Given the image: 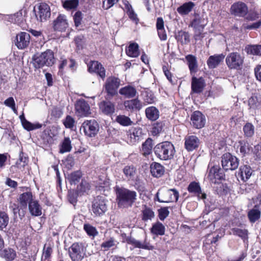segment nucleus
<instances>
[{
  "instance_id": "62",
  "label": "nucleus",
  "mask_w": 261,
  "mask_h": 261,
  "mask_svg": "<svg viewBox=\"0 0 261 261\" xmlns=\"http://www.w3.org/2000/svg\"><path fill=\"white\" fill-rule=\"evenodd\" d=\"M118 0H105L102 3V8L105 10H108L112 7Z\"/></svg>"
},
{
  "instance_id": "22",
  "label": "nucleus",
  "mask_w": 261,
  "mask_h": 261,
  "mask_svg": "<svg viewBox=\"0 0 261 261\" xmlns=\"http://www.w3.org/2000/svg\"><path fill=\"white\" fill-rule=\"evenodd\" d=\"M253 173V170L248 165H244L240 166L238 172V175L244 181L248 180Z\"/></svg>"
},
{
  "instance_id": "58",
  "label": "nucleus",
  "mask_w": 261,
  "mask_h": 261,
  "mask_svg": "<svg viewBox=\"0 0 261 261\" xmlns=\"http://www.w3.org/2000/svg\"><path fill=\"white\" fill-rule=\"evenodd\" d=\"M162 129V123L156 122L152 125V127L151 130V134L155 136H157L160 134Z\"/></svg>"
},
{
  "instance_id": "4",
  "label": "nucleus",
  "mask_w": 261,
  "mask_h": 261,
  "mask_svg": "<svg viewBox=\"0 0 261 261\" xmlns=\"http://www.w3.org/2000/svg\"><path fill=\"white\" fill-rule=\"evenodd\" d=\"M179 193L175 189H167L162 188L156 194L155 198L160 202L168 203L177 201Z\"/></svg>"
},
{
  "instance_id": "3",
  "label": "nucleus",
  "mask_w": 261,
  "mask_h": 261,
  "mask_svg": "<svg viewBox=\"0 0 261 261\" xmlns=\"http://www.w3.org/2000/svg\"><path fill=\"white\" fill-rule=\"evenodd\" d=\"M154 152L160 159L167 161L173 158L175 150L170 142L165 141L157 144L154 147Z\"/></svg>"
},
{
  "instance_id": "5",
  "label": "nucleus",
  "mask_w": 261,
  "mask_h": 261,
  "mask_svg": "<svg viewBox=\"0 0 261 261\" xmlns=\"http://www.w3.org/2000/svg\"><path fill=\"white\" fill-rule=\"evenodd\" d=\"M33 12L37 21H46L50 16V9L49 5L45 2H39L34 7Z\"/></svg>"
},
{
  "instance_id": "16",
  "label": "nucleus",
  "mask_w": 261,
  "mask_h": 261,
  "mask_svg": "<svg viewBox=\"0 0 261 261\" xmlns=\"http://www.w3.org/2000/svg\"><path fill=\"white\" fill-rule=\"evenodd\" d=\"M68 27L67 17L64 14H59L54 21V29L56 31L65 32Z\"/></svg>"
},
{
  "instance_id": "41",
  "label": "nucleus",
  "mask_w": 261,
  "mask_h": 261,
  "mask_svg": "<svg viewBox=\"0 0 261 261\" xmlns=\"http://www.w3.org/2000/svg\"><path fill=\"white\" fill-rule=\"evenodd\" d=\"M245 51L248 54L261 56V45H249L246 47Z\"/></svg>"
},
{
  "instance_id": "11",
  "label": "nucleus",
  "mask_w": 261,
  "mask_h": 261,
  "mask_svg": "<svg viewBox=\"0 0 261 261\" xmlns=\"http://www.w3.org/2000/svg\"><path fill=\"white\" fill-rule=\"evenodd\" d=\"M120 80L114 76L109 77L105 83V88L108 95L113 96L117 93Z\"/></svg>"
},
{
  "instance_id": "37",
  "label": "nucleus",
  "mask_w": 261,
  "mask_h": 261,
  "mask_svg": "<svg viewBox=\"0 0 261 261\" xmlns=\"http://www.w3.org/2000/svg\"><path fill=\"white\" fill-rule=\"evenodd\" d=\"M62 4L63 7L67 11L75 10L79 5V0L62 1Z\"/></svg>"
},
{
  "instance_id": "10",
  "label": "nucleus",
  "mask_w": 261,
  "mask_h": 261,
  "mask_svg": "<svg viewBox=\"0 0 261 261\" xmlns=\"http://www.w3.org/2000/svg\"><path fill=\"white\" fill-rule=\"evenodd\" d=\"M86 136L94 137L99 131V124L95 119L85 121L82 126Z\"/></svg>"
},
{
  "instance_id": "21",
  "label": "nucleus",
  "mask_w": 261,
  "mask_h": 261,
  "mask_svg": "<svg viewBox=\"0 0 261 261\" xmlns=\"http://www.w3.org/2000/svg\"><path fill=\"white\" fill-rule=\"evenodd\" d=\"M205 86L204 80L200 78L193 77L192 79L191 89L192 91L195 93H200L202 92Z\"/></svg>"
},
{
  "instance_id": "8",
  "label": "nucleus",
  "mask_w": 261,
  "mask_h": 261,
  "mask_svg": "<svg viewBox=\"0 0 261 261\" xmlns=\"http://www.w3.org/2000/svg\"><path fill=\"white\" fill-rule=\"evenodd\" d=\"M223 176L222 170L218 166L209 164L207 178L211 182L215 184H219L220 181L223 178Z\"/></svg>"
},
{
  "instance_id": "32",
  "label": "nucleus",
  "mask_w": 261,
  "mask_h": 261,
  "mask_svg": "<svg viewBox=\"0 0 261 261\" xmlns=\"http://www.w3.org/2000/svg\"><path fill=\"white\" fill-rule=\"evenodd\" d=\"M150 231L156 236H163L165 234V227L162 223L158 221L152 225Z\"/></svg>"
},
{
  "instance_id": "14",
  "label": "nucleus",
  "mask_w": 261,
  "mask_h": 261,
  "mask_svg": "<svg viewBox=\"0 0 261 261\" xmlns=\"http://www.w3.org/2000/svg\"><path fill=\"white\" fill-rule=\"evenodd\" d=\"M92 210L96 216L103 215L107 210L106 202L101 196H97L94 200Z\"/></svg>"
},
{
  "instance_id": "35",
  "label": "nucleus",
  "mask_w": 261,
  "mask_h": 261,
  "mask_svg": "<svg viewBox=\"0 0 261 261\" xmlns=\"http://www.w3.org/2000/svg\"><path fill=\"white\" fill-rule=\"evenodd\" d=\"M175 38L181 44H187L190 41V35L188 32L180 31L175 36Z\"/></svg>"
},
{
  "instance_id": "2",
  "label": "nucleus",
  "mask_w": 261,
  "mask_h": 261,
  "mask_svg": "<svg viewBox=\"0 0 261 261\" xmlns=\"http://www.w3.org/2000/svg\"><path fill=\"white\" fill-rule=\"evenodd\" d=\"M32 59L33 65L36 69L44 66H51L55 62L54 53L50 49H47L41 54L35 55Z\"/></svg>"
},
{
  "instance_id": "23",
  "label": "nucleus",
  "mask_w": 261,
  "mask_h": 261,
  "mask_svg": "<svg viewBox=\"0 0 261 261\" xmlns=\"http://www.w3.org/2000/svg\"><path fill=\"white\" fill-rule=\"evenodd\" d=\"M150 171L152 176L159 178L164 174L165 170L161 164L153 162L150 165Z\"/></svg>"
},
{
  "instance_id": "48",
  "label": "nucleus",
  "mask_w": 261,
  "mask_h": 261,
  "mask_svg": "<svg viewBox=\"0 0 261 261\" xmlns=\"http://www.w3.org/2000/svg\"><path fill=\"white\" fill-rule=\"evenodd\" d=\"M123 172L126 178L128 179H132L135 177L136 169L132 165L126 166L124 168Z\"/></svg>"
},
{
  "instance_id": "25",
  "label": "nucleus",
  "mask_w": 261,
  "mask_h": 261,
  "mask_svg": "<svg viewBox=\"0 0 261 261\" xmlns=\"http://www.w3.org/2000/svg\"><path fill=\"white\" fill-rule=\"evenodd\" d=\"M100 110L106 115L113 114L115 111V106L111 101H102L99 104Z\"/></svg>"
},
{
  "instance_id": "13",
  "label": "nucleus",
  "mask_w": 261,
  "mask_h": 261,
  "mask_svg": "<svg viewBox=\"0 0 261 261\" xmlns=\"http://www.w3.org/2000/svg\"><path fill=\"white\" fill-rule=\"evenodd\" d=\"M75 114L78 117H87L91 114L90 107L88 102L83 99H80L75 103Z\"/></svg>"
},
{
  "instance_id": "55",
  "label": "nucleus",
  "mask_w": 261,
  "mask_h": 261,
  "mask_svg": "<svg viewBox=\"0 0 261 261\" xmlns=\"http://www.w3.org/2000/svg\"><path fill=\"white\" fill-rule=\"evenodd\" d=\"M53 250L49 245H44L43 252L42 256V261L48 259L52 253Z\"/></svg>"
},
{
  "instance_id": "57",
  "label": "nucleus",
  "mask_w": 261,
  "mask_h": 261,
  "mask_svg": "<svg viewBox=\"0 0 261 261\" xmlns=\"http://www.w3.org/2000/svg\"><path fill=\"white\" fill-rule=\"evenodd\" d=\"M63 123L66 128L72 129L74 126L75 120L70 116H67L63 121Z\"/></svg>"
},
{
  "instance_id": "12",
  "label": "nucleus",
  "mask_w": 261,
  "mask_h": 261,
  "mask_svg": "<svg viewBox=\"0 0 261 261\" xmlns=\"http://www.w3.org/2000/svg\"><path fill=\"white\" fill-rule=\"evenodd\" d=\"M248 11L247 6L243 2H238L233 4L230 8V13L234 16L244 17Z\"/></svg>"
},
{
  "instance_id": "6",
  "label": "nucleus",
  "mask_w": 261,
  "mask_h": 261,
  "mask_svg": "<svg viewBox=\"0 0 261 261\" xmlns=\"http://www.w3.org/2000/svg\"><path fill=\"white\" fill-rule=\"evenodd\" d=\"M86 247L83 243H74L69 249V254L72 261H82L86 255Z\"/></svg>"
},
{
  "instance_id": "31",
  "label": "nucleus",
  "mask_w": 261,
  "mask_h": 261,
  "mask_svg": "<svg viewBox=\"0 0 261 261\" xmlns=\"http://www.w3.org/2000/svg\"><path fill=\"white\" fill-rule=\"evenodd\" d=\"M189 68L191 73H195L198 67L197 61L195 56L192 55H188L186 56Z\"/></svg>"
},
{
  "instance_id": "30",
  "label": "nucleus",
  "mask_w": 261,
  "mask_h": 261,
  "mask_svg": "<svg viewBox=\"0 0 261 261\" xmlns=\"http://www.w3.org/2000/svg\"><path fill=\"white\" fill-rule=\"evenodd\" d=\"M123 4L124 5V9L126 11L129 18L137 23L139 20L137 18V14L133 9L132 5L127 0H123Z\"/></svg>"
},
{
  "instance_id": "45",
  "label": "nucleus",
  "mask_w": 261,
  "mask_h": 261,
  "mask_svg": "<svg viewBox=\"0 0 261 261\" xmlns=\"http://www.w3.org/2000/svg\"><path fill=\"white\" fill-rule=\"evenodd\" d=\"M9 222V218L8 214L3 211H0V230H4L6 229Z\"/></svg>"
},
{
  "instance_id": "50",
  "label": "nucleus",
  "mask_w": 261,
  "mask_h": 261,
  "mask_svg": "<svg viewBox=\"0 0 261 261\" xmlns=\"http://www.w3.org/2000/svg\"><path fill=\"white\" fill-rule=\"evenodd\" d=\"M81 177V172L80 171H76L71 173L68 175V179L71 184H76L79 182Z\"/></svg>"
},
{
  "instance_id": "33",
  "label": "nucleus",
  "mask_w": 261,
  "mask_h": 261,
  "mask_svg": "<svg viewBox=\"0 0 261 261\" xmlns=\"http://www.w3.org/2000/svg\"><path fill=\"white\" fill-rule=\"evenodd\" d=\"M137 91L135 88L127 86L122 88L119 90V93L124 96L126 98H132L136 94Z\"/></svg>"
},
{
  "instance_id": "26",
  "label": "nucleus",
  "mask_w": 261,
  "mask_h": 261,
  "mask_svg": "<svg viewBox=\"0 0 261 261\" xmlns=\"http://www.w3.org/2000/svg\"><path fill=\"white\" fill-rule=\"evenodd\" d=\"M18 200L19 202L20 206L25 208L27 206V204H29L30 202L34 200L33 198V195L31 192H27L23 193L20 194L19 196Z\"/></svg>"
},
{
  "instance_id": "38",
  "label": "nucleus",
  "mask_w": 261,
  "mask_h": 261,
  "mask_svg": "<svg viewBox=\"0 0 261 261\" xmlns=\"http://www.w3.org/2000/svg\"><path fill=\"white\" fill-rule=\"evenodd\" d=\"M72 148L70 139L69 137H66L60 145V153H64L70 151Z\"/></svg>"
},
{
  "instance_id": "44",
  "label": "nucleus",
  "mask_w": 261,
  "mask_h": 261,
  "mask_svg": "<svg viewBox=\"0 0 261 261\" xmlns=\"http://www.w3.org/2000/svg\"><path fill=\"white\" fill-rule=\"evenodd\" d=\"M2 257L5 258L7 260H12L16 256L15 251L11 248L4 249L1 252Z\"/></svg>"
},
{
  "instance_id": "52",
  "label": "nucleus",
  "mask_w": 261,
  "mask_h": 261,
  "mask_svg": "<svg viewBox=\"0 0 261 261\" xmlns=\"http://www.w3.org/2000/svg\"><path fill=\"white\" fill-rule=\"evenodd\" d=\"M234 235L238 236L244 240L248 239V231L245 229L235 228L232 229Z\"/></svg>"
},
{
  "instance_id": "1",
  "label": "nucleus",
  "mask_w": 261,
  "mask_h": 261,
  "mask_svg": "<svg viewBox=\"0 0 261 261\" xmlns=\"http://www.w3.org/2000/svg\"><path fill=\"white\" fill-rule=\"evenodd\" d=\"M115 191L119 207L130 206L136 199V193L134 191L119 187H116Z\"/></svg>"
},
{
  "instance_id": "46",
  "label": "nucleus",
  "mask_w": 261,
  "mask_h": 261,
  "mask_svg": "<svg viewBox=\"0 0 261 261\" xmlns=\"http://www.w3.org/2000/svg\"><path fill=\"white\" fill-rule=\"evenodd\" d=\"M243 129L245 137L251 138L254 134V126L251 123H246Z\"/></svg>"
},
{
  "instance_id": "43",
  "label": "nucleus",
  "mask_w": 261,
  "mask_h": 261,
  "mask_svg": "<svg viewBox=\"0 0 261 261\" xmlns=\"http://www.w3.org/2000/svg\"><path fill=\"white\" fill-rule=\"evenodd\" d=\"M160 116L159 110L155 107H148V119L151 121L157 120Z\"/></svg>"
},
{
  "instance_id": "61",
  "label": "nucleus",
  "mask_w": 261,
  "mask_h": 261,
  "mask_svg": "<svg viewBox=\"0 0 261 261\" xmlns=\"http://www.w3.org/2000/svg\"><path fill=\"white\" fill-rule=\"evenodd\" d=\"M28 158L24 155V153L23 152H20L19 154V159L18 161L17 162V165L24 167L28 164Z\"/></svg>"
},
{
  "instance_id": "64",
  "label": "nucleus",
  "mask_w": 261,
  "mask_h": 261,
  "mask_svg": "<svg viewBox=\"0 0 261 261\" xmlns=\"http://www.w3.org/2000/svg\"><path fill=\"white\" fill-rule=\"evenodd\" d=\"M252 152L257 158L261 159V143L254 146Z\"/></svg>"
},
{
  "instance_id": "56",
  "label": "nucleus",
  "mask_w": 261,
  "mask_h": 261,
  "mask_svg": "<svg viewBox=\"0 0 261 261\" xmlns=\"http://www.w3.org/2000/svg\"><path fill=\"white\" fill-rule=\"evenodd\" d=\"M169 215L168 207H161L158 210V216L161 221H164Z\"/></svg>"
},
{
  "instance_id": "60",
  "label": "nucleus",
  "mask_w": 261,
  "mask_h": 261,
  "mask_svg": "<svg viewBox=\"0 0 261 261\" xmlns=\"http://www.w3.org/2000/svg\"><path fill=\"white\" fill-rule=\"evenodd\" d=\"M83 19V13L80 11L76 12L73 16V20L75 26L79 27L82 23Z\"/></svg>"
},
{
  "instance_id": "49",
  "label": "nucleus",
  "mask_w": 261,
  "mask_h": 261,
  "mask_svg": "<svg viewBox=\"0 0 261 261\" xmlns=\"http://www.w3.org/2000/svg\"><path fill=\"white\" fill-rule=\"evenodd\" d=\"M25 13V10H21L14 14L12 18V19H14V22L19 25H21L23 21V14Z\"/></svg>"
},
{
  "instance_id": "51",
  "label": "nucleus",
  "mask_w": 261,
  "mask_h": 261,
  "mask_svg": "<svg viewBox=\"0 0 261 261\" xmlns=\"http://www.w3.org/2000/svg\"><path fill=\"white\" fill-rule=\"evenodd\" d=\"M22 125L23 128L28 131L40 128L42 126V125L39 123H32L28 120L24 121Z\"/></svg>"
},
{
  "instance_id": "29",
  "label": "nucleus",
  "mask_w": 261,
  "mask_h": 261,
  "mask_svg": "<svg viewBox=\"0 0 261 261\" xmlns=\"http://www.w3.org/2000/svg\"><path fill=\"white\" fill-rule=\"evenodd\" d=\"M239 143L240 152L243 156L249 155L253 152V147L247 141L241 140Z\"/></svg>"
},
{
  "instance_id": "24",
  "label": "nucleus",
  "mask_w": 261,
  "mask_h": 261,
  "mask_svg": "<svg viewBox=\"0 0 261 261\" xmlns=\"http://www.w3.org/2000/svg\"><path fill=\"white\" fill-rule=\"evenodd\" d=\"M224 55L222 54L211 56L207 61V64L210 68L213 69L217 67L224 59Z\"/></svg>"
},
{
  "instance_id": "39",
  "label": "nucleus",
  "mask_w": 261,
  "mask_h": 261,
  "mask_svg": "<svg viewBox=\"0 0 261 261\" xmlns=\"http://www.w3.org/2000/svg\"><path fill=\"white\" fill-rule=\"evenodd\" d=\"M260 208H255L250 210L248 213V217L249 221L251 223H254L260 217L261 213L259 211Z\"/></svg>"
},
{
  "instance_id": "18",
  "label": "nucleus",
  "mask_w": 261,
  "mask_h": 261,
  "mask_svg": "<svg viewBox=\"0 0 261 261\" xmlns=\"http://www.w3.org/2000/svg\"><path fill=\"white\" fill-rule=\"evenodd\" d=\"M88 66V70L90 72L97 73L101 78L103 79L106 76V71L102 65L97 61H91Z\"/></svg>"
},
{
  "instance_id": "59",
  "label": "nucleus",
  "mask_w": 261,
  "mask_h": 261,
  "mask_svg": "<svg viewBox=\"0 0 261 261\" xmlns=\"http://www.w3.org/2000/svg\"><path fill=\"white\" fill-rule=\"evenodd\" d=\"M202 21L203 19L200 16L199 14H196L194 19L191 22V26L194 28H198V27L204 25L202 24Z\"/></svg>"
},
{
  "instance_id": "20",
  "label": "nucleus",
  "mask_w": 261,
  "mask_h": 261,
  "mask_svg": "<svg viewBox=\"0 0 261 261\" xmlns=\"http://www.w3.org/2000/svg\"><path fill=\"white\" fill-rule=\"evenodd\" d=\"M30 35L25 32H21L16 36V45L18 48H25L30 43Z\"/></svg>"
},
{
  "instance_id": "40",
  "label": "nucleus",
  "mask_w": 261,
  "mask_h": 261,
  "mask_svg": "<svg viewBox=\"0 0 261 261\" xmlns=\"http://www.w3.org/2000/svg\"><path fill=\"white\" fill-rule=\"evenodd\" d=\"M124 105L125 109L128 111H133L140 108V102L138 100L136 99L125 101Z\"/></svg>"
},
{
  "instance_id": "54",
  "label": "nucleus",
  "mask_w": 261,
  "mask_h": 261,
  "mask_svg": "<svg viewBox=\"0 0 261 261\" xmlns=\"http://www.w3.org/2000/svg\"><path fill=\"white\" fill-rule=\"evenodd\" d=\"M126 241L128 244L132 245L134 247L147 249V245L143 244L141 242L137 241L134 238H128L126 239Z\"/></svg>"
},
{
  "instance_id": "28",
  "label": "nucleus",
  "mask_w": 261,
  "mask_h": 261,
  "mask_svg": "<svg viewBox=\"0 0 261 261\" xmlns=\"http://www.w3.org/2000/svg\"><path fill=\"white\" fill-rule=\"evenodd\" d=\"M195 4L191 1L185 3L177 9V11L181 15H186L192 11Z\"/></svg>"
},
{
  "instance_id": "63",
  "label": "nucleus",
  "mask_w": 261,
  "mask_h": 261,
  "mask_svg": "<svg viewBox=\"0 0 261 261\" xmlns=\"http://www.w3.org/2000/svg\"><path fill=\"white\" fill-rule=\"evenodd\" d=\"M78 188L81 192H86L90 189V185L86 181L82 180Z\"/></svg>"
},
{
  "instance_id": "17",
  "label": "nucleus",
  "mask_w": 261,
  "mask_h": 261,
  "mask_svg": "<svg viewBox=\"0 0 261 261\" xmlns=\"http://www.w3.org/2000/svg\"><path fill=\"white\" fill-rule=\"evenodd\" d=\"M185 148L188 151H192L198 148L200 144V140L195 136H186L185 138Z\"/></svg>"
},
{
  "instance_id": "34",
  "label": "nucleus",
  "mask_w": 261,
  "mask_h": 261,
  "mask_svg": "<svg viewBox=\"0 0 261 261\" xmlns=\"http://www.w3.org/2000/svg\"><path fill=\"white\" fill-rule=\"evenodd\" d=\"M118 243L114 237L106 238L100 245V247L103 251H107L110 248L116 246Z\"/></svg>"
},
{
  "instance_id": "53",
  "label": "nucleus",
  "mask_w": 261,
  "mask_h": 261,
  "mask_svg": "<svg viewBox=\"0 0 261 261\" xmlns=\"http://www.w3.org/2000/svg\"><path fill=\"white\" fill-rule=\"evenodd\" d=\"M116 121L120 124L123 126L131 125L132 122L130 118L124 115H119L116 117Z\"/></svg>"
},
{
  "instance_id": "9",
  "label": "nucleus",
  "mask_w": 261,
  "mask_h": 261,
  "mask_svg": "<svg viewBox=\"0 0 261 261\" xmlns=\"http://www.w3.org/2000/svg\"><path fill=\"white\" fill-rule=\"evenodd\" d=\"M221 164L224 170H233L238 167L239 160L230 153H226L222 156Z\"/></svg>"
},
{
  "instance_id": "42",
  "label": "nucleus",
  "mask_w": 261,
  "mask_h": 261,
  "mask_svg": "<svg viewBox=\"0 0 261 261\" xmlns=\"http://www.w3.org/2000/svg\"><path fill=\"white\" fill-rule=\"evenodd\" d=\"M249 109L253 111L261 108V103L256 96H252L248 99Z\"/></svg>"
},
{
  "instance_id": "47",
  "label": "nucleus",
  "mask_w": 261,
  "mask_h": 261,
  "mask_svg": "<svg viewBox=\"0 0 261 261\" xmlns=\"http://www.w3.org/2000/svg\"><path fill=\"white\" fill-rule=\"evenodd\" d=\"M84 230L90 237L94 238L98 234L96 228L89 223H85L84 225Z\"/></svg>"
},
{
  "instance_id": "7",
  "label": "nucleus",
  "mask_w": 261,
  "mask_h": 261,
  "mask_svg": "<svg viewBox=\"0 0 261 261\" xmlns=\"http://www.w3.org/2000/svg\"><path fill=\"white\" fill-rule=\"evenodd\" d=\"M244 58L240 53L233 52L229 54L225 62L230 69L240 70L243 67Z\"/></svg>"
},
{
  "instance_id": "15",
  "label": "nucleus",
  "mask_w": 261,
  "mask_h": 261,
  "mask_svg": "<svg viewBox=\"0 0 261 261\" xmlns=\"http://www.w3.org/2000/svg\"><path fill=\"white\" fill-rule=\"evenodd\" d=\"M192 124L196 128H201L205 125L206 119L205 116L200 111H195L191 117Z\"/></svg>"
},
{
  "instance_id": "36",
  "label": "nucleus",
  "mask_w": 261,
  "mask_h": 261,
  "mask_svg": "<svg viewBox=\"0 0 261 261\" xmlns=\"http://www.w3.org/2000/svg\"><path fill=\"white\" fill-rule=\"evenodd\" d=\"M126 54L130 57L135 58L138 57L139 54L138 44L136 43H130L126 48Z\"/></svg>"
},
{
  "instance_id": "27",
  "label": "nucleus",
  "mask_w": 261,
  "mask_h": 261,
  "mask_svg": "<svg viewBox=\"0 0 261 261\" xmlns=\"http://www.w3.org/2000/svg\"><path fill=\"white\" fill-rule=\"evenodd\" d=\"M29 212L32 216H39L42 214V207L38 201L34 199L28 205Z\"/></svg>"
},
{
  "instance_id": "19",
  "label": "nucleus",
  "mask_w": 261,
  "mask_h": 261,
  "mask_svg": "<svg viewBox=\"0 0 261 261\" xmlns=\"http://www.w3.org/2000/svg\"><path fill=\"white\" fill-rule=\"evenodd\" d=\"M188 191L189 193L196 195L199 199L204 200L206 197V194L202 192L198 182H191L188 187Z\"/></svg>"
}]
</instances>
